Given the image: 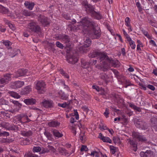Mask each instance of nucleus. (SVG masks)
Wrapping results in <instances>:
<instances>
[{"mask_svg": "<svg viewBox=\"0 0 157 157\" xmlns=\"http://www.w3.org/2000/svg\"><path fill=\"white\" fill-rule=\"evenodd\" d=\"M76 30H80L89 34L93 39L98 38L101 35V30L98 24L88 17H84L77 24Z\"/></svg>", "mask_w": 157, "mask_h": 157, "instance_id": "f257e3e1", "label": "nucleus"}, {"mask_svg": "<svg viewBox=\"0 0 157 157\" xmlns=\"http://www.w3.org/2000/svg\"><path fill=\"white\" fill-rule=\"evenodd\" d=\"M89 56L91 58L98 57L101 64V68L103 69L104 71H106L111 66L115 67L117 66L115 61L112 58L109 57L106 52L94 51L92 53L89 55Z\"/></svg>", "mask_w": 157, "mask_h": 157, "instance_id": "f03ea898", "label": "nucleus"}, {"mask_svg": "<svg viewBox=\"0 0 157 157\" xmlns=\"http://www.w3.org/2000/svg\"><path fill=\"white\" fill-rule=\"evenodd\" d=\"M35 87L37 93L40 94H44L46 90V84L43 81H37Z\"/></svg>", "mask_w": 157, "mask_h": 157, "instance_id": "7ed1b4c3", "label": "nucleus"}, {"mask_svg": "<svg viewBox=\"0 0 157 157\" xmlns=\"http://www.w3.org/2000/svg\"><path fill=\"white\" fill-rule=\"evenodd\" d=\"M27 28L29 32H38L40 30V27L38 25L37 23L32 21L28 24Z\"/></svg>", "mask_w": 157, "mask_h": 157, "instance_id": "20e7f679", "label": "nucleus"}, {"mask_svg": "<svg viewBox=\"0 0 157 157\" xmlns=\"http://www.w3.org/2000/svg\"><path fill=\"white\" fill-rule=\"evenodd\" d=\"M134 122L135 126L138 128L144 130L148 128L147 124L141 119L136 118L134 119Z\"/></svg>", "mask_w": 157, "mask_h": 157, "instance_id": "39448f33", "label": "nucleus"}, {"mask_svg": "<svg viewBox=\"0 0 157 157\" xmlns=\"http://www.w3.org/2000/svg\"><path fill=\"white\" fill-rule=\"evenodd\" d=\"M11 75L6 74L4 75L3 77L0 78V87L3 86V85L7 84L9 81L11 79Z\"/></svg>", "mask_w": 157, "mask_h": 157, "instance_id": "423d86ee", "label": "nucleus"}, {"mask_svg": "<svg viewBox=\"0 0 157 157\" xmlns=\"http://www.w3.org/2000/svg\"><path fill=\"white\" fill-rule=\"evenodd\" d=\"M83 5L85 7L86 12L88 14H90L91 16L95 12V11H94L93 7L91 5L88 4L86 2H83Z\"/></svg>", "mask_w": 157, "mask_h": 157, "instance_id": "0eeeda50", "label": "nucleus"}, {"mask_svg": "<svg viewBox=\"0 0 157 157\" xmlns=\"http://www.w3.org/2000/svg\"><path fill=\"white\" fill-rule=\"evenodd\" d=\"M78 60V57L75 55L68 57L67 59V62L71 64H75L76 63Z\"/></svg>", "mask_w": 157, "mask_h": 157, "instance_id": "6e6552de", "label": "nucleus"}, {"mask_svg": "<svg viewBox=\"0 0 157 157\" xmlns=\"http://www.w3.org/2000/svg\"><path fill=\"white\" fill-rule=\"evenodd\" d=\"M141 157H154L153 152L151 150H147L145 152L141 151L140 154Z\"/></svg>", "mask_w": 157, "mask_h": 157, "instance_id": "1a4fd4ad", "label": "nucleus"}, {"mask_svg": "<svg viewBox=\"0 0 157 157\" xmlns=\"http://www.w3.org/2000/svg\"><path fill=\"white\" fill-rule=\"evenodd\" d=\"M38 20L44 26L47 25L49 24L47 18L43 15H40L38 17Z\"/></svg>", "mask_w": 157, "mask_h": 157, "instance_id": "9d476101", "label": "nucleus"}, {"mask_svg": "<svg viewBox=\"0 0 157 157\" xmlns=\"http://www.w3.org/2000/svg\"><path fill=\"white\" fill-rule=\"evenodd\" d=\"M28 73L27 70L26 69H20L16 72L15 77L17 78L25 75H28L29 74Z\"/></svg>", "mask_w": 157, "mask_h": 157, "instance_id": "9b49d317", "label": "nucleus"}, {"mask_svg": "<svg viewBox=\"0 0 157 157\" xmlns=\"http://www.w3.org/2000/svg\"><path fill=\"white\" fill-rule=\"evenodd\" d=\"M43 105L46 108H50L53 107V103L50 100H44L42 102Z\"/></svg>", "mask_w": 157, "mask_h": 157, "instance_id": "f8f14e48", "label": "nucleus"}, {"mask_svg": "<svg viewBox=\"0 0 157 157\" xmlns=\"http://www.w3.org/2000/svg\"><path fill=\"white\" fill-rule=\"evenodd\" d=\"M91 44V41L90 40L89 38H86L84 41V45L80 48V50L84 52L85 49H84V48L89 47Z\"/></svg>", "mask_w": 157, "mask_h": 157, "instance_id": "ddd939ff", "label": "nucleus"}, {"mask_svg": "<svg viewBox=\"0 0 157 157\" xmlns=\"http://www.w3.org/2000/svg\"><path fill=\"white\" fill-rule=\"evenodd\" d=\"M132 135L135 138L137 139L139 141H144L147 140V139L145 137L141 136L138 133L134 132L133 133Z\"/></svg>", "mask_w": 157, "mask_h": 157, "instance_id": "4468645a", "label": "nucleus"}, {"mask_svg": "<svg viewBox=\"0 0 157 157\" xmlns=\"http://www.w3.org/2000/svg\"><path fill=\"white\" fill-rule=\"evenodd\" d=\"M51 132L53 135L54 136L57 138H60L63 136V134L61 132H60L57 130L55 129H52Z\"/></svg>", "mask_w": 157, "mask_h": 157, "instance_id": "2eb2a0df", "label": "nucleus"}, {"mask_svg": "<svg viewBox=\"0 0 157 157\" xmlns=\"http://www.w3.org/2000/svg\"><path fill=\"white\" fill-rule=\"evenodd\" d=\"M98 137L104 142L109 143L112 142V140L110 138L104 136L101 133H99Z\"/></svg>", "mask_w": 157, "mask_h": 157, "instance_id": "dca6fc26", "label": "nucleus"}, {"mask_svg": "<svg viewBox=\"0 0 157 157\" xmlns=\"http://www.w3.org/2000/svg\"><path fill=\"white\" fill-rule=\"evenodd\" d=\"M20 134L24 136H29L32 135V133L31 131H27L24 129L21 131Z\"/></svg>", "mask_w": 157, "mask_h": 157, "instance_id": "f3484780", "label": "nucleus"}, {"mask_svg": "<svg viewBox=\"0 0 157 157\" xmlns=\"http://www.w3.org/2000/svg\"><path fill=\"white\" fill-rule=\"evenodd\" d=\"M24 84V82L17 81L13 83V88L15 89L19 88L21 87Z\"/></svg>", "mask_w": 157, "mask_h": 157, "instance_id": "a211bd4d", "label": "nucleus"}, {"mask_svg": "<svg viewBox=\"0 0 157 157\" xmlns=\"http://www.w3.org/2000/svg\"><path fill=\"white\" fill-rule=\"evenodd\" d=\"M0 12L2 13L3 14H7L8 16H11L10 14V12L8 9L2 6H1V8H0Z\"/></svg>", "mask_w": 157, "mask_h": 157, "instance_id": "6ab92c4d", "label": "nucleus"}, {"mask_svg": "<svg viewBox=\"0 0 157 157\" xmlns=\"http://www.w3.org/2000/svg\"><path fill=\"white\" fill-rule=\"evenodd\" d=\"M24 5L25 7L30 10H32L35 4L33 2L26 1L25 2Z\"/></svg>", "mask_w": 157, "mask_h": 157, "instance_id": "aec40b11", "label": "nucleus"}, {"mask_svg": "<svg viewBox=\"0 0 157 157\" xmlns=\"http://www.w3.org/2000/svg\"><path fill=\"white\" fill-rule=\"evenodd\" d=\"M60 124V123L57 121H52L48 123L49 126L54 127H57L59 126Z\"/></svg>", "mask_w": 157, "mask_h": 157, "instance_id": "412c9836", "label": "nucleus"}, {"mask_svg": "<svg viewBox=\"0 0 157 157\" xmlns=\"http://www.w3.org/2000/svg\"><path fill=\"white\" fill-rule=\"evenodd\" d=\"M128 143H129L131 147H132L133 150L135 151H136L137 146L134 141L132 140H129Z\"/></svg>", "mask_w": 157, "mask_h": 157, "instance_id": "4be33fe9", "label": "nucleus"}, {"mask_svg": "<svg viewBox=\"0 0 157 157\" xmlns=\"http://www.w3.org/2000/svg\"><path fill=\"white\" fill-rule=\"evenodd\" d=\"M1 42H2L3 44L8 49H10L11 48V46L12 43L8 40H3Z\"/></svg>", "mask_w": 157, "mask_h": 157, "instance_id": "5701e85b", "label": "nucleus"}, {"mask_svg": "<svg viewBox=\"0 0 157 157\" xmlns=\"http://www.w3.org/2000/svg\"><path fill=\"white\" fill-rule=\"evenodd\" d=\"M24 102L27 105H33L35 102V100L33 98L27 99L24 100Z\"/></svg>", "mask_w": 157, "mask_h": 157, "instance_id": "b1692460", "label": "nucleus"}, {"mask_svg": "<svg viewBox=\"0 0 157 157\" xmlns=\"http://www.w3.org/2000/svg\"><path fill=\"white\" fill-rule=\"evenodd\" d=\"M10 101L11 102H12L13 104H14V105L13 107H16V106H17V108H16V109H19L22 106V105L18 101L13 100L12 99H10Z\"/></svg>", "mask_w": 157, "mask_h": 157, "instance_id": "393cba45", "label": "nucleus"}, {"mask_svg": "<svg viewBox=\"0 0 157 157\" xmlns=\"http://www.w3.org/2000/svg\"><path fill=\"white\" fill-rule=\"evenodd\" d=\"M72 100H70L69 101H67V102H65L62 104L58 103V105L59 107H61L63 108H64L67 106H68L70 103L72 102Z\"/></svg>", "mask_w": 157, "mask_h": 157, "instance_id": "a878e982", "label": "nucleus"}, {"mask_svg": "<svg viewBox=\"0 0 157 157\" xmlns=\"http://www.w3.org/2000/svg\"><path fill=\"white\" fill-rule=\"evenodd\" d=\"M31 91V89L30 86H27L22 91V94H29Z\"/></svg>", "mask_w": 157, "mask_h": 157, "instance_id": "bb28decb", "label": "nucleus"}, {"mask_svg": "<svg viewBox=\"0 0 157 157\" xmlns=\"http://www.w3.org/2000/svg\"><path fill=\"white\" fill-rule=\"evenodd\" d=\"M127 41L129 42L130 46L132 49H135L136 47L135 42L132 40L131 38H128V40H127Z\"/></svg>", "mask_w": 157, "mask_h": 157, "instance_id": "cd10ccee", "label": "nucleus"}, {"mask_svg": "<svg viewBox=\"0 0 157 157\" xmlns=\"http://www.w3.org/2000/svg\"><path fill=\"white\" fill-rule=\"evenodd\" d=\"M22 14L24 16L26 17L32 16L33 15L32 12L25 10H24L23 11Z\"/></svg>", "mask_w": 157, "mask_h": 157, "instance_id": "c85d7f7f", "label": "nucleus"}, {"mask_svg": "<svg viewBox=\"0 0 157 157\" xmlns=\"http://www.w3.org/2000/svg\"><path fill=\"white\" fill-rule=\"evenodd\" d=\"M9 94L10 96L15 98H20V96L17 93L13 91H9Z\"/></svg>", "mask_w": 157, "mask_h": 157, "instance_id": "c756f323", "label": "nucleus"}, {"mask_svg": "<svg viewBox=\"0 0 157 157\" xmlns=\"http://www.w3.org/2000/svg\"><path fill=\"white\" fill-rule=\"evenodd\" d=\"M92 16L98 20L101 19L102 17L101 15L99 13H97L95 11L92 15Z\"/></svg>", "mask_w": 157, "mask_h": 157, "instance_id": "7c9ffc66", "label": "nucleus"}, {"mask_svg": "<svg viewBox=\"0 0 157 157\" xmlns=\"http://www.w3.org/2000/svg\"><path fill=\"white\" fill-rule=\"evenodd\" d=\"M1 125L3 128L7 129H10V124L7 122H3L1 124Z\"/></svg>", "mask_w": 157, "mask_h": 157, "instance_id": "2f4dec72", "label": "nucleus"}, {"mask_svg": "<svg viewBox=\"0 0 157 157\" xmlns=\"http://www.w3.org/2000/svg\"><path fill=\"white\" fill-rule=\"evenodd\" d=\"M62 39L66 43H67L70 41V39L69 37L67 35H64L63 36Z\"/></svg>", "mask_w": 157, "mask_h": 157, "instance_id": "473e14b6", "label": "nucleus"}, {"mask_svg": "<svg viewBox=\"0 0 157 157\" xmlns=\"http://www.w3.org/2000/svg\"><path fill=\"white\" fill-rule=\"evenodd\" d=\"M26 116V114L24 113H22L17 116L16 117V118L17 120V121L20 122V120H22V119L23 118H24V117L25 118Z\"/></svg>", "mask_w": 157, "mask_h": 157, "instance_id": "72a5a7b5", "label": "nucleus"}, {"mask_svg": "<svg viewBox=\"0 0 157 157\" xmlns=\"http://www.w3.org/2000/svg\"><path fill=\"white\" fill-rule=\"evenodd\" d=\"M68 95L66 94L65 93L63 92L60 95V98L63 100H66L68 98Z\"/></svg>", "mask_w": 157, "mask_h": 157, "instance_id": "f704fd0d", "label": "nucleus"}, {"mask_svg": "<svg viewBox=\"0 0 157 157\" xmlns=\"http://www.w3.org/2000/svg\"><path fill=\"white\" fill-rule=\"evenodd\" d=\"M24 157H38V156L31 153L29 152L25 153Z\"/></svg>", "mask_w": 157, "mask_h": 157, "instance_id": "c9c22d12", "label": "nucleus"}, {"mask_svg": "<svg viewBox=\"0 0 157 157\" xmlns=\"http://www.w3.org/2000/svg\"><path fill=\"white\" fill-rule=\"evenodd\" d=\"M101 153L98 152L96 151H93L90 154L91 155L95 156L96 157H99Z\"/></svg>", "mask_w": 157, "mask_h": 157, "instance_id": "e433bc0d", "label": "nucleus"}, {"mask_svg": "<svg viewBox=\"0 0 157 157\" xmlns=\"http://www.w3.org/2000/svg\"><path fill=\"white\" fill-rule=\"evenodd\" d=\"M131 21V20L130 19V18L127 17L125 20V25L126 26H127L128 27H130V22Z\"/></svg>", "mask_w": 157, "mask_h": 157, "instance_id": "4c0bfd02", "label": "nucleus"}, {"mask_svg": "<svg viewBox=\"0 0 157 157\" xmlns=\"http://www.w3.org/2000/svg\"><path fill=\"white\" fill-rule=\"evenodd\" d=\"M140 87L142 89L144 90H146V86L145 85L144 83L143 82H139L138 84Z\"/></svg>", "mask_w": 157, "mask_h": 157, "instance_id": "58836bf2", "label": "nucleus"}, {"mask_svg": "<svg viewBox=\"0 0 157 157\" xmlns=\"http://www.w3.org/2000/svg\"><path fill=\"white\" fill-rule=\"evenodd\" d=\"M41 150V148L39 146L34 147H33V151L34 152H39Z\"/></svg>", "mask_w": 157, "mask_h": 157, "instance_id": "ea45409f", "label": "nucleus"}, {"mask_svg": "<svg viewBox=\"0 0 157 157\" xmlns=\"http://www.w3.org/2000/svg\"><path fill=\"white\" fill-rule=\"evenodd\" d=\"M0 103L2 105H7L9 103V102L8 101L3 98H1L0 99Z\"/></svg>", "mask_w": 157, "mask_h": 157, "instance_id": "a19ab883", "label": "nucleus"}, {"mask_svg": "<svg viewBox=\"0 0 157 157\" xmlns=\"http://www.w3.org/2000/svg\"><path fill=\"white\" fill-rule=\"evenodd\" d=\"M44 134L48 139L50 140L51 139L52 135L50 132L47 131H45Z\"/></svg>", "mask_w": 157, "mask_h": 157, "instance_id": "79ce46f5", "label": "nucleus"}, {"mask_svg": "<svg viewBox=\"0 0 157 157\" xmlns=\"http://www.w3.org/2000/svg\"><path fill=\"white\" fill-rule=\"evenodd\" d=\"M157 121H155L154 122L152 121L151 125L153 128L155 129V130L157 131Z\"/></svg>", "mask_w": 157, "mask_h": 157, "instance_id": "37998d69", "label": "nucleus"}, {"mask_svg": "<svg viewBox=\"0 0 157 157\" xmlns=\"http://www.w3.org/2000/svg\"><path fill=\"white\" fill-rule=\"evenodd\" d=\"M110 149L111 152L112 154H114L115 153L116 151V147L113 146H111L110 147Z\"/></svg>", "mask_w": 157, "mask_h": 157, "instance_id": "c03bdc74", "label": "nucleus"}, {"mask_svg": "<svg viewBox=\"0 0 157 157\" xmlns=\"http://www.w3.org/2000/svg\"><path fill=\"white\" fill-rule=\"evenodd\" d=\"M56 44L57 47L62 49H63V46L58 41H56Z\"/></svg>", "mask_w": 157, "mask_h": 157, "instance_id": "a18cd8bd", "label": "nucleus"}, {"mask_svg": "<svg viewBox=\"0 0 157 157\" xmlns=\"http://www.w3.org/2000/svg\"><path fill=\"white\" fill-rule=\"evenodd\" d=\"M27 140H21L20 141V144L21 145H27L28 144V143L27 142Z\"/></svg>", "mask_w": 157, "mask_h": 157, "instance_id": "49530a36", "label": "nucleus"}, {"mask_svg": "<svg viewBox=\"0 0 157 157\" xmlns=\"http://www.w3.org/2000/svg\"><path fill=\"white\" fill-rule=\"evenodd\" d=\"M9 133L5 131L1 132V136H9Z\"/></svg>", "mask_w": 157, "mask_h": 157, "instance_id": "de8ad7c7", "label": "nucleus"}, {"mask_svg": "<svg viewBox=\"0 0 157 157\" xmlns=\"http://www.w3.org/2000/svg\"><path fill=\"white\" fill-rule=\"evenodd\" d=\"M109 109H106L104 113L103 114L104 116L107 118L109 117Z\"/></svg>", "mask_w": 157, "mask_h": 157, "instance_id": "09e8293b", "label": "nucleus"}, {"mask_svg": "<svg viewBox=\"0 0 157 157\" xmlns=\"http://www.w3.org/2000/svg\"><path fill=\"white\" fill-rule=\"evenodd\" d=\"M123 33L125 37L127 39V40H128V38H131L128 35L127 33L125 32V30L124 29L123 30Z\"/></svg>", "mask_w": 157, "mask_h": 157, "instance_id": "8fccbe9b", "label": "nucleus"}, {"mask_svg": "<svg viewBox=\"0 0 157 157\" xmlns=\"http://www.w3.org/2000/svg\"><path fill=\"white\" fill-rule=\"evenodd\" d=\"M99 127L100 129L101 130H105L107 129V127L104 125H101L100 124L99 125Z\"/></svg>", "mask_w": 157, "mask_h": 157, "instance_id": "3c124183", "label": "nucleus"}, {"mask_svg": "<svg viewBox=\"0 0 157 157\" xmlns=\"http://www.w3.org/2000/svg\"><path fill=\"white\" fill-rule=\"evenodd\" d=\"M87 150V147L86 146H82L80 148V151H86Z\"/></svg>", "mask_w": 157, "mask_h": 157, "instance_id": "603ef678", "label": "nucleus"}, {"mask_svg": "<svg viewBox=\"0 0 157 157\" xmlns=\"http://www.w3.org/2000/svg\"><path fill=\"white\" fill-rule=\"evenodd\" d=\"M99 94L105 96L106 93L104 89H102L99 91Z\"/></svg>", "mask_w": 157, "mask_h": 157, "instance_id": "864d4df0", "label": "nucleus"}, {"mask_svg": "<svg viewBox=\"0 0 157 157\" xmlns=\"http://www.w3.org/2000/svg\"><path fill=\"white\" fill-rule=\"evenodd\" d=\"M8 24L9 26L11 29L13 30H15V28L13 25L10 23L9 22L8 23Z\"/></svg>", "mask_w": 157, "mask_h": 157, "instance_id": "5fc2aeb1", "label": "nucleus"}, {"mask_svg": "<svg viewBox=\"0 0 157 157\" xmlns=\"http://www.w3.org/2000/svg\"><path fill=\"white\" fill-rule=\"evenodd\" d=\"M147 88L150 89L154 91L155 90V88L154 86L151 85H148L147 86Z\"/></svg>", "mask_w": 157, "mask_h": 157, "instance_id": "6e6d98bb", "label": "nucleus"}, {"mask_svg": "<svg viewBox=\"0 0 157 157\" xmlns=\"http://www.w3.org/2000/svg\"><path fill=\"white\" fill-rule=\"evenodd\" d=\"M74 114L75 115V117L76 120H78L79 119L78 115V113L76 110H74Z\"/></svg>", "mask_w": 157, "mask_h": 157, "instance_id": "4d7b16f0", "label": "nucleus"}, {"mask_svg": "<svg viewBox=\"0 0 157 157\" xmlns=\"http://www.w3.org/2000/svg\"><path fill=\"white\" fill-rule=\"evenodd\" d=\"M80 140H81V141L82 143H84L85 142V137L84 136H80Z\"/></svg>", "mask_w": 157, "mask_h": 157, "instance_id": "13d9d810", "label": "nucleus"}, {"mask_svg": "<svg viewBox=\"0 0 157 157\" xmlns=\"http://www.w3.org/2000/svg\"><path fill=\"white\" fill-rule=\"evenodd\" d=\"M150 44L153 46H156V44L155 42L153 40H151L149 41Z\"/></svg>", "mask_w": 157, "mask_h": 157, "instance_id": "bf43d9fd", "label": "nucleus"}, {"mask_svg": "<svg viewBox=\"0 0 157 157\" xmlns=\"http://www.w3.org/2000/svg\"><path fill=\"white\" fill-rule=\"evenodd\" d=\"M48 149L53 152H55V149L54 147L51 146H48Z\"/></svg>", "mask_w": 157, "mask_h": 157, "instance_id": "052dcab7", "label": "nucleus"}, {"mask_svg": "<svg viewBox=\"0 0 157 157\" xmlns=\"http://www.w3.org/2000/svg\"><path fill=\"white\" fill-rule=\"evenodd\" d=\"M82 109L83 110V111L87 112L89 109H88V108L86 106H83L82 108Z\"/></svg>", "mask_w": 157, "mask_h": 157, "instance_id": "680f3d73", "label": "nucleus"}, {"mask_svg": "<svg viewBox=\"0 0 157 157\" xmlns=\"http://www.w3.org/2000/svg\"><path fill=\"white\" fill-rule=\"evenodd\" d=\"M113 140L115 143H118L120 139L118 137H114L113 139Z\"/></svg>", "mask_w": 157, "mask_h": 157, "instance_id": "e2e57ef3", "label": "nucleus"}, {"mask_svg": "<svg viewBox=\"0 0 157 157\" xmlns=\"http://www.w3.org/2000/svg\"><path fill=\"white\" fill-rule=\"evenodd\" d=\"M92 87L93 89H95L97 91H100V89L98 86L93 85L92 86Z\"/></svg>", "mask_w": 157, "mask_h": 157, "instance_id": "0e129e2a", "label": "nucleus"}, {"mask_svg": "<svg viewBox=\"0 0 157 157\" xmlns=\"http://www.w3.org/2000/svg\"><path fill=\"white\" fill-rule=\"evenodd\" d=\"M121 53L123 56H124L126 54V52L124 48L121 49Z\"/></svg>", "mask_w": 157, "mask_h": 157, "instance_id": "69168bd1", "label": "nucleus"}, {"mask_svg": "<svg viewBox=\"0 0 157 157\" xmlns=\"http://www.w3.org/2000/svg\"><path fill=\"white\" fill-rule=\"evenodd\" d=\"M71 132L72 133H73L74 135H75L76 132L75 128L74 127H72L71 129Z\"/></svg>", "mask_w": 157, "mask_h": 157, "instance_id": "338daca9", "label": "nucleus"}, {"mask_svg": "<svg viewBox=\"0 0 157 157\" xmlns=\"http://www.w3.org/2000/svg\"><path fill=\"white\" fill-rule=\"evenodd\" d=\"M134 109L136 110L137 111L139 112L141 111V109L140 108V107H137L136 106L135 108Z\"/></svg>", "mask_w": 157, "mask_h": 157, "instance_id": "774afa93", "label": "nucleus"}]
</instances>
